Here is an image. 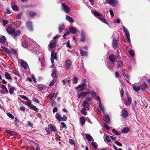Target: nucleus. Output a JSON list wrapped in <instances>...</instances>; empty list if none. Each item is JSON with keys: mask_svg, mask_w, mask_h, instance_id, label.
I'll return each mask as SVG.
<instances>
[{"mask_svg": "<svg viewBox=\"0 0 150 150\" xmlns=\"http://www.w3.org/2000/svg\"><path fill=\"white\" fill-rule=\"evenodd\" d=\"M36 13L34 11H28L27 13V15L30 18H33L36 15Z\"/></svg>", "mask_w": 150, "mask_h": 150, "instance_id": "ddd939ff", "label": "nucleus"}, {"mask_svg": "<svg viewBox=\"0 0 150 150\" xmlns=\"http://www.w3.org/2000/svg\"><path fill=\"white\" fill-rule=\"evenodd\" d=\"M48 127L51 130V131L55 132L57 130L56 128L51 124L49 125Z\"/></svg>", "mask_w": 150, "mask_h": 150, "instance_id": "393cba45", "label": "nucleus"}, {"mask_svg": "<svg viewBox=\"0 0 150 150\" xmlns=\"http://www.w3.org/2000/svg\"><path fill=\"white\" fill-rule=\"evenodd\" d=\"M65 28L64 25L63 24H62L60 25L59 28V33H61L62 32L63 30Z\"/></svg>", "mask_w": 150, "mask_h": 150, "instance_id": "a878e982", "label": "nucleus"}, {"mask_svg": "<svg viewBox=\"0 0 150 150\" xmlns=\"http://www.w3.org/2000/svg\"><path fill=\"white\" fill-rule=\"evenodd\" d=\"M75 89L77 90H78V93H79V91H82L84 90L85 88H83V87H79L78 86H77L75 87Z\"/></svg>", "mask_w": 150, "mask_h": 150, "instance_id": "e433bc0d", "label": "nucleus"}, {"mask_svg": "<svg viewBox=\"0 0 150 150\" xmlns=\"http://www.w3.org/2000/svg\"><path fill=\"white\" fill-rule=\"evenodd\" d=\"M55 118L59 121L62 120V117L59 113H57L56 114Z\"/></svg>", "mask_w": 150, "mask_h": 150, "instance_id": "bb28decb", "label": "nucleus"}, {"mask_svg": "<svg viewBox=\"0 0 150 150\" xmlns=\"http://www.w3.org/2000/svg\"><path fill=\"white\" fill-rule=\"evenodd\" d=\"M21 32L20 30H17L16 31L14 30V32H13L12 36L13 37H15L17 36L18 35L20 34Z\"/></svg>", "mask_w": 150, "mask_h": 150, "instance_id": "5701e85b", "label": "nucleus"}, {"mask_svg": "<svg viewBox=\"0 0 150 150\" xmlns=\"http://www.w3.org/2000/svg\"><path fill=\"white\" fill-rule=\"evenodd\" d=\"M112 132L116 135H120L121 134V133L120 132H119L115 129H113L112 130Z\"/></svg>", "mask_w": 150, "mask_h": 150, "instance_id": "c03bdc74", "label": "nucleus"}, {"mask_svg": "<svg viewBox=\"0 0 150 150\" xmlns=\"http://www.w3.org/2000/svg\"><path fill=\"white\" fill-rule=\"evenodd\" d=\"M14 29L12 28L11 26H8L7 27L6 29V31L8 33L12 35L13 32H14Z\"/></svg>", "mask_w": 150, "mask_h": 150, "instance_id": "39448f33", "label": "nucleus"}, {"mask_svg": "<svg viewBox=\"0 0 150 150\" xmlns=\"http://www.w3.org/2000/svg\"><path fill=\"white\" fill-rule=\"evenodd\" d=\"M129 131V128L128 127H126L123 129L121 131V132L123 133H126L128 132Z\"/></svg>", "mask_w": 150, "mask_h": 150, "instance_id": "7c9ffc66", "label": "nucleus"}, {"mask_svg": "<svg viewBox=\"0 0 150 150\" xmlns=\"http://www.w3.org/2000/svg\"><path fill=\"white\" fill-rule=\"evenodd\" d=\"M79 121L80 124L82 126H83L85 124L86 122L85 117L83 116L81 117L80 118Z\"/></svg>", "mask_w": 150, "mask_h": 150, "instance_id": "a211bd4d", "label": "nucleus"}, {"mask_svg": "<svg viewBox=\"0 0 150 150\" xmlns=\"http://www.w3.org/2000/svg\"><path fill=\"white\" fill-rule=\"evenodd\" d=\"M67 118L66 116L64 115L62 118V120L63 121H65L67 120Z\"/></svg>", "mask_w": 150, "mask_h": 150, "instance_id": "052dcab7", "label": "nucleus"}, {"mask_svg": "<svg viewBox=\"0 0 150 150\" xmlns=\"http://www.w3.org/2000/svg\"><path fill=\"white\" fill-rule=\"evenodd\" d=\"M25 100H27V103L26 104V105H29L30 103H31V101L30 100H29L28 98H27V97H26Z\"/></svg>", "mask_w": 150, "mask_h": 150, "instance_id": "6e6d98bb", "label": "nucleus"}, {"mask_svg": "<svg viewBox=\"0 0 150 150\" xmlns=\"http://www.w3.org/2000/svg\"><path fill=\"white\" fill-rule=\"evenodd\" d=\"M5 76L6 78L8 80H12L11 76L7 72H5Z\"/></svg>", "mask_w": 150, "mask_h": 150, "instance_id": "cd10ccee", "label": "nucleus"}, {"mask_svg": "<svg viewBox=\"0 0 150 150\" xmlns=\"http://www.w3.org/2000/svg\"><path fill=\"white\" fill-rule=\"evenodd\" d=\"M56 55V53L55 54L54 52H52L51 54V58H53V59H57V57Z\"/></svg>", "mask_w": 150, "mask_h": 150, "instance_id": "473e14b6", "label": "nucleus"}, {"mask_svg": "<svg viewBox=\"0 0 150 150\" xmlns=\"http://www.w3.org/2000/svg\"><path fill=\"white\" fill-rule=\"evenodd\" d=\"M90 93L89 92H82L79 94L78 93L77 96L79 98H80L82 97H84L85 96L87 95V94Z\"/></svg>", "mask_w": 150, "mask_h": 150, "instance_id": "6e6552de", "label": "nucleus"}, {"mask_svg": "<svg viewBox=\"0 0 150 150\" xmlns=\"http://www.w3.org/2000/svg\"><path fill=\"white\" fill-rule=\"evenodd\" d=\"M5 132L11 136H15L16 134V133L15 132L6 129Z\"/></svg>", "mask_w": 150, "mask_h": 150, "instance_id": "4468645a", "label": "nucleus"}, {"mask_svg": "<svg viewBox=\"0 0 150 150\" xmlns=\"http://www.w3.org/2000/svg\"><path fill=\"white\" fill-rule=\"evenodd\" d=\"M147 87V85L146 83H142L140 86V88L142 90H144Z\"/></svg>", "mask_w": 150, "mask_h": 150, "instance_id": "c85d7f7f", "label": "nucleus"}, {"mask_svg": "<svg viewBox=\"0 0 150 150\" xmlns=\"http://www.w3.org/2000/svg\"><path fill=\"white\" fill-rule=\"evenodd\" d=\"M51 75L53 79H57V78L58 75L57 74V70L55 68L54 69H53L52 72L51 74Z\"/></svg>", "mask_w": 150, "mask_h": 150, "instance_id": "0eeeda50", "label": "nucleus"}, {"mask_svg": "<svg viewBox=\"0 0 150 150\" xmlns=\"http://www.w3.org/2000/svg\"><path fill=\"white\" fill-rule=\"evenodd\" d=\"M8 115L10 118L12 119H14V116L11 113H9Z\"/></svg>", "mask_w": 150, "mask_h": 150, "instance_id": "338daca9", "label": "nucleus"}, {"mask_svg": "<svg viewBox=\"0 0 150 150\" xmlns=\"http://www.w3.org/2000/svg\"><path fill=\"white\" fill-rule=\"evenodd\" d=\"M98 106H99V107L100 108V109L103 111L104 110V108L102 106L101 102L100 103Z\"/></svg>", "mask_w": 150, "mask_h": 150, "instance_id": "680f3d73", "label": "nucleus"}, {"mask_svg": "<svg viewBox=\"0 0 150 150\" xmlns=\"http://www.w3.org/2000/svg\"><path fill=\"white\" fill-rule=\"evenodd\" d=\"M65 67L67 69H69L72 65V62L70 59H67L65 61Z\"/></svg>", "mask_w": 150, "mask_h": 150, "instance_id": "20e7f679", "label": "nucleus"}, {"mask_svg": "<svg viewBox=\"0 0 150 150\" xmlns=\"http://www.w3.org/2000/svg\"><path fill=\"white\" fill-rule=\"evenodd\" d=\"M44 87L41 85H39L38 86V89H39L40 91L43 90Z\"/></svg>", "mask_w": 150, "mask_h": 150, "instance_id": "774afa93", "label": "nucleus"}, {"mask_svg": "<svg viewBox=\"0 0 150 150\" xmlns=\"http://www.w3.org/2000/svg\"><path fill=\"white\" fill-rule=\"evenodd\" d=\"M123 64V62L122 61H118L117 62V68L121 67Z\"/></svg>", "mask_w": 150, "mask_h": 150, "instance_id": "4be33fe9", "label": "nucleus"}, {"mask_svg": "<svg viewBox=\"0 0 150 150\" xmlns=\"http://www.w3.org/2000/svg\"><path fill=\"white\" fill-rule=\"evenodd\" d=\"M21 65L25 69H26L27 67V64L25 61H23L21 62Z\"/></svg>", "mask_w": 150, "mask_h": 150, "instance_id": "412c9836", "label": "nucleus"}, {"mask_svg": "<svg viewBox=\"0 0 150 150\" xmlns=\"http://www.w3.org/2000/svg\"><path fill=\"white\" fill-rule=\"evenodd\" d=\"M86 139L89 141H92V139H93L91 136L90 134H86Z\"/></svg>", "mask_w": 150, "mask_h": 150, "instance_id": "ea45409f", "label": "nucleus"}, {"mask_svg": "<svg viewBox=\"0 0 150 150\" xmlns=\"http://www.w3.org/2000/svg\"><path fill=\"white\" fill-rule=\"evenodd\" d=\"M109 59L112 63H114L117 60V58L115 55L113 54H110L109 57Z\"/></svg>", "mask_w": 150, "mask_h": 150, "instance_id": "423d86ee", "label": "nucleus"}, {"mask_svg": "<svg viewBox=\"0 0 150 150\" xmlns=\"http://www.w3.org/2000/svg\"><path fill=\"white\" fill-rule=\"evenodd\" d=\"M1 88L5 90L6 92L7 93H8V91L5 85H1Z\"/></svg>", "mask_w": 150, "mask_h": 150, "instance_id": "49530a36", "label": "nucleus"}, {"mask_svg": "<svg viewBox=\"0 0 150 150\" xmlns=\"http://www.w3.org/2000/svg\"><path fill=\"white\" fill-rule=\"evenodd\" d=\"M104 121L107 123H109L110 121L109 116L108 115H106L103 116Z\"/></svg>", "mask_w": 150, "mask_h": 150, "instance_id": "dca6fc26", "label": "nucleus"}, {"mask_svg": "<svg viewBox=\"0 0 150 150\" xmlns=\"http://www.w3.org/2000/svg\"><path fill=\"white\" fill-rule=\"evenodd\" d=\"M83 105L84 107H88L89 106V104L85 100L83 102Z\"/></svg>", "mask_w": 150, "mask_h": 150, "instance_id": "f704fd0d", "label": "nucleus"}, {"mask_svg": "<svg viewBox=\"0 0 150 150\" xmlns=\"http://www.w3.org/2000/svg\"><path fill=\"white\" fill-rule=\"evenodd\" d=\"M22 46L23 47H28L30 45L28 39H25L22 42Z\"/></svg>", "mask_w": 150, "mask_h": 150, "instance_id": "f8f14e48", "label": "nucleus"}, {"mask_svg": "<svg viewBox=\"0 0 150 150\" xmlns=\"http://www.w3.org/2000/svg\"><path fill=\"white\" fill-rule=\"evenodd\" d=\"M4 50L6 51V52L8 53V55L9 57L11 56V54L10 51L9 50L7 47H1Z\"/></svg>", "mask_w": 150, "mask_h": 150, "instance_id": "2f4dec72", "label": "nucleus"}, {"mask_svg": "<svg viewBox=\"0 0 150 150\" xmlns=\"http://www.w3.org/2000/svg\"><path fill=\"white\" fill-rule=\"evenodd\" d=\"M3 25L5 26L8 23V21L7 20H3Z\"/></svg>", "mask_w": 150, "mask_h": 150, "instance_id": "4d7b16f0", "label": "nucleus"}, {"mask_svg": "<svg viewBox=\"0 0 150 150\" xmlns=\"http://www.w3.org/2000/svg\"><path fill=\"white\" fill-rule=\"evenodd\" d=\"M6 41V38L4 36H3L0 38V42L2 43H5Z\"/></svg>", "mask_w": 150, "mask_h": 150, "instance_id": "a19ab883", "label": "nucleus"}, {"mask_svg": "<svg viewBox=\"0 0 150 150\" xmlns=\"http://www.w3.org/2000/svg\"><path fill=\"white\" fill-rule=\"evenodd\" d=\"M133 88L134 90L136 91H137L141 89L140 86H138L137 85L134 86Z\"/></svg>", "mask_w": 150, "mask_h": 150, "instance_id": "c9c22d12", "label": "nucleus"}, {"mask_svg": "<svg viewBox=\"0 0 150 150\" xmlns=\"http://www.w3.org/2000/svg\"><path fill=\"white\" fill-rule=\"evenodd\" d=\"M115 144H116L117 145L119 146H122V144L120 142H119L118 141H116L115 142Z\"/></svg>", "mask_w": 150, "mask_h": 150, "instance_id": "e2e57ef3", "label": "nucleus"}, {"mask_svg": "<svg viewBox=\"0 0 150 150\" xmlns=\"http://www.w3.org/2000/svg\"><path fill=\"white\" fill-rule=\"evenodd\" d=\"M107 3L112 7H116L119 4V1L117 0H107L106 1Z\"/></svg>", "mask_w": 150, "mask_h": 150, "instance_id": "7ed1b4c3", "label": "nucleus"}, {"mask_svg": "<svg viewBox=\"0 0 150 150\" xmlns=\"http://www.w3.org/2000/svg\"><path fill=\"white\" fill-rule=\"evenodd\" d=\"M129 53L131 56L133 57L134 56L135 52L132 49H131L129 50Z\"/></svg>", "mask_w": 150, "mask_h": 150, "instance_id": "58836bf2", "label": "nucleus"}, {"mask_svg": "<svg viewBox=\"0 0 150 150\" xmlns=\"http://www.w3.org/2000/svg\"><path fill=\"white\" fill-rule=\"evenodd\" d=\"M15 89V88L14 87H12L9 88V92L10 94H12L14 92Z\"/></svg>", "mask_w": 150, "mask_h": 150, "instance_id": "a18cd8bd", "label": "nucleus"}, {"mask_svg": "<svg viewBox=\"0 0 150 150\" xmlns=\"http://www.w3.org/2000/svg\"><path fill=\"white\" fill-rule=\"evenodd\" d=\"M11 53L12 54H14V55L15 54H17V55H18V54L17 53L16 51L12 48H11Z\"/></svg>", "mask_w": 150, "mask_h": 150, "instance_id": "8fccbe9b", "label": "nucleus"}, {"mask_svg": "<svg viewBox=\"0 0 150 150\" xmlns=\"http://www.w3.org/2000/svg\"><path fill=\"white\" fill-rule=\"evenodd\" d=\"M105 140L108 142L110 143L111 142V140L110 139L109 137L107 135H106L105 137Z\"/></svg>", "mask_w": 150, "mask_h": 150, "instance_id": "de8ad7c7", "label": "nucleus"}, {"mask_svg": "<svg viewBox=\"0 0 150 150\" xmlns=\"http://www.w3.org/2000/svg\"><path fill=\"white\" fill-rule=\"evenodd\" d=\"M71 33L72 34H75L77 31L76 29L74 27H71L69 29Z\"/></svg>", "mask_w": 150, "mask_h": 150, "instance_id": "b1692460", "label": "nucleus"}, {"mask_svg": "<svg viewBox=\"0 0 150 150\" xmlns=\"http://www.w3.org/2000/svg\"><path fill=\"white\" fill-rule=\"evenodd\" d=\"M109 12L111 16L112 17H113L114 16V14L113 10L112 9H110L109 10Z\"/></svg>", "mask_w": 150, "mask_h": 150, "instance_id": "0e129e2a", "label": "nucleus"}, {"mask_svg": "<svg viewBox=\"0 0 150 150\" xmlns=\"http://www.w3.org/2000/svg\"><path fill=\"white\" fill-rule=\"evenodd\" d=\"M12 9L16 11H19V8L17 6L15 5H13L11 6Z\"/></svg>", "mask_w": 150, "mask_h": 150, "instance_id": "72a5a7b5", "label": "nucleus"}, {"mask_svg": "<svg viewBox=\"0 0 150 150\" xmlns=\"http://www.w3.org/2000/svg\"><path fill=\"white\" fill-rule=\"evenodd\" d=\"M61 4L62 10L67 13H69L70 11V7L65 3H61Z\"/></svg>", "mask_w": 150, "mask_h": 150, "instance_id": "f03ea898", "label": "nucleus"}, {"mask_svg": "<svg viewBox=\"0 0 150 150\" xmlns=\"http://www.w3.org/2000/svg\"><path fill=\"white\" fill-rule=\"evenodd\" d=\"M122 26L123 30L125 33L127 42V43H129L130 42V38L129 32L127 29L124 25H122Z\"/></svg>", "mask_w": 150, "mask_h": 150, "instance_id": "f257e3e1", "label": "nucleus"}, {"mask_svg": "<svg viewBox=\"0 0 150 150\" xmlns=\"http://www.w3.org/2000/svg\"><path fill=\"white\" fill-rule=\"evenodd\" d=\"M132 102V99L130 97H128L127 99L125 102H124L125 105H129L131 104Z\"/></svg>", "mask_w": 150, "mask_h": 150, "instance_id": "6ab92c4d", "label": "nucleus"}, {"mask_svg": "<svg viewBox=\"0 0 150 150\" xmlns=\"http://www.w3.org/2000/svg\"><path fill=\"white\" fill-rule=\"evenodd\" d=\"M93 14L96 17H99L100 16V14L98 12L96 11H94L93 12Z\"/></svg>", "mask_w": 150, "mask_h": 150, "instance_id": "09e8293b", "label": "nucleus"}, {"mask_svg": "<svg viewBox=\"0 0 150 150\" xmlns=\"http://www.w3.org/2000/svg\"><path fill=\"white\" fill-rule=\"evenodd\" d=\"M129 114L127 110L125 109H122L121 111V115L124 118L126 117Z\"/></svg>", "mask_w": 150, "mask_h": 150, "instance_id": "9d476101", "label": "nucleus"}, {"mask_svg": "<svg viewBox=\"0 0 150 150\" xmlns=\"http://www.w3.org/2000/svg\"><path fill=\"white\" fill-rule=\"evenodd\" d=\"M78 81V79L77 77L75 76L72 79V83L74 84H75L77 83V81Z\"/></svg>", "mask_w": 150, "mask_h": 150, "instance_id": "37998d69", "label": "nucleus"}, {"mask_svg": "<svg viewBox=\"0 0 150 150\" xmlns=\"http://www.w3.org/2000/svg\"><path fill=\"white\" fill-rule=\"evenodd\" d=\"M86 37L85 33L83 30H81L80 41L82 42H83L85 41Z\"/></svg>", "mask_w": 150, "mask_h": 150, "instance_id": "9b49d317", "label": "nucleus"}, {"mask_svg": "<svg viewBox=\"0 0 150 150\" xmlns=\"http://www.w3.org/2000/svg\"><path fill=\"white\" fill-rule=\"evenodd\" d=\"M120 76V73L118 71H116L115 72V76L116 78H118Z\"/></svg>", "mask_w": 150, "mask_h": 150, "instance_id": "13d9d810", "label": "nucleus"}, {"mask_svg": "<svg viewBox=\"0 0 150 150\" xmlns=\"http://www.w3.org/2000/svg\"><path fill=\"white\" fill-rule=\"evenodd\" d=\"M112 45L113 47H117V44L116 38L114 37L113 38L112 40Z\"/></svg>", "mask_w": 150, "mask_h": 150, "instance_id": "f3484780", "label": "nucleus"}, {"mask_svg": "<svg viewBox=\"0 0 150 150\" xmlns=\"http://www.w3.org/2000/svg\"><path fill=\"white\" fill-rule=\"evenodd\" d=\"M23 14V12L19 13L17 15V17L19 19H21Z\"/></svg>", "mask_w": 150, "mask_h": 150, "instance_id": "5fc2aeb1", "label": "nucleus"}, {"mask_svg": "<svg viewBox=\"0 0 150 150\" xmlns=\"http://www.w3.org/2000/svg\"><path fill=\"white\" fill-rule=\"evenodd\" d=\"M66 19L71 23H73L74 22V20L72 18L68 15L66 16Z\"/></svg>", "mask_w": 150, "mask_h": 150, "instance_id": "aec40b11", "label": "nucleus"}, {"mask_svg": "<svg viewBox=\"0 0 150 150\" xmlns=\"http://www.w3.org/2000/svg\"><path fill=\"white\" fill-rule=\"evenodd\" d=\"M124 77H126L127 79H129V74L127 73H126L124 74Z\"/></svg>", "mask_w": 150, "mask_h": 150, "instance_id": "69168bd1", "label": "nucleus"}, {"mask_svg": "<svg viewBox=\"0 0 150 150\" xmlns=\"http://www.w3.org/2000/svg\"><path fill=\"white\" fill-rule=\"evenodd\" d=\"M45 130L47 133V134H50V133L49 131L50 129L48 127H46L45 128Z\"/></svg>", "mask_w": 150, "mask_h": 150, "instance_id": "864d4df0", "label": "nucleus"}, {"mask_svg": "<svg viewBox=\"0 0 150 150\" xmlns=\"http://www.w3.org/2000/svg\"><path fill=\"white\" fill-rule=\"evenodd\" d=\"M56 43L55 42H50L49 45L48 47H56Z\"/></svg>", "mask_w": 150, "mask_h": 150, "instance_id": "4c0bfd02", "label": "nucleus"}, {"mask_svg": "<svg viewBox=\"0 0 150 150\" xmlns=\"http://www.w3.org/2000/svg\"><path fill=\"white\" fill-rule=\"evenodd\" d=\"M91 144L93 147L95 149L97 148V146L96 144H97L96 143L94 142H92L91 143Z\"/></svg>", "mask_w": 150, "mask_h": 150, "instance_id": "bf43d9fd", "label": "nucleus"}, {"mask_svg": "<svg viewBox=\"0 0 150 150\" xmlns=\"http://www.w3.org/2000/svg\"><path fill=\"white\" fill-rule=\"evenodd\" d=\"M120 93L121 97H122L123 96L124 94V91L122 88L120 89Z\"/></svg>", "mask_w": 150, "mask_h": 150, "instance_id": "603ef678", "label": "nucleus"}, {"mask_svg": "<svg viewBox=\"0 0 150 150\" xmlns=\"http://www.w3.org/2000/svg\"><path fill=\"white\" fill-rule=\"evenodd\" d=\"M27 106L35 111L37 112L38 111V108H37L35 106L31 104V103H30L29 105H27Z\"/></svg>", "mask_w": 150, "mask_h": 150, "instance_id": "2eb2a0df", "label": "nucleus"}, {"mask_svg": "<svg viewBox=\"0 0 150 150\" xmlns=\"http://www.w3.org/2000/svg\"><path fill=\"white\" fill-rule=\"evenodd\" d=\"M80 54L81 56H85L86 57L87 56V53L86 52L81 50H80Z\"/></svg>", "mask_w": 150, "mask_h": 150, "instance_id": "c756f323", "label": "nucleus"}, {"mask_svg": "<svg viewBox=\"0 0 150 150\" xmlns=\"http://www.w3.org/2000/svg\"><path fill=\"white\" fill-rule=\"evenodd\" d=\"M81 111L84 115H86L87 114L86 109L84 108H82V109L81 110Z\"/></svg>", "mask_w": 150, "mask_h": 150, "instance_id": "3c124183", "label": "nucleus"}, {"mask_svg": "<svg viewBox=\"0 0 150 150\" xmlns=\"http://www.w3.org/2000/svg\"><path fill=\"white\" fill-rule=\"evenodd\" d=\"M27 26L29 30L32 31L33 30V25L31 22L30 21H28L26 23Z\"/></svg>", "mask_w": 150, "mask_h": 150, "instance_id": "1a4fd4ad", "label": "nucleus"}, {"mask_svg": "<svg viewBox=\"0 0 150 150\" xmlns=\"http://www.w3.org/2000/svg\"><path fill=\"white\" fill-rule=\"evenodd\" d=\"M98 18L102 22L108 25H109L108 23L106 21V20L105 18H103L101 17Z\"/></svg>", "mask_w": 150, "mask_h": 150, "instance_id": "79ce46f5", "label": "nucleus"}]
</instances>
